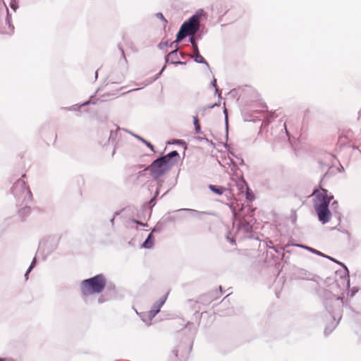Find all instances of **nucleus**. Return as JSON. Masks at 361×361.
I'll use <instances>...</instances> for the list:
<instances>
[{
	"instance_id": "nucleus-1",
	"label": "nucleus",
	"mask_w": 361,
	"mask_h": 361,
	"mask_svg": "<svg viewBox=\"0 0 361 361\" xmlns=\"http://www.w3.org/2000/svg\"><path fill=\"white\" fill-rule=\"evenodd\" d=\"M178 158V153L176 151H173L154 160L145 170H149L151 176L157 179L169 171L177 162Z\"/></svg>"
},
{
	"instance_id": "nucleus-2",
	"label": "nucleus",
	"mask_w": 361,
	"mask_h": 361,
	"mask_svg": "<svg viewBox=\"0 0 361 361\" xmlns=\"http://www.w3.org/2000/svg\"><path fill=\"white\" fill-rule=\"evenodd\" d=\"M106 285V279L102 274L83 280L80 284V290L84 296H89L102 293Z\"/></svg>"
},
{
	"instance_id": "nucleus-3",
	"label": "nucleus",
	"mask_w": 361,
	"mask_h": 361,
	"mask_svg": "<svg viewBox=\"0 0 361 361\" xmlns=\"http://www.w3.org/2000/svg\"><path fill=\"white\" fill-rule=\"evenodd\" d=\"M313 194L316 195L319 202V204H317L315 207L319 220L322 224H326L330 221L331 216L329 209L331 198L328 197L327 190L325 189H322L320 191L314 190Z\"/></svg>"
},
{
	"instance_id": "nucleus-4",
	"label": "nucleus",
	"mask_w": 361,
	"mask_h": 361,
	"mask_svg": "<svg viewBox=\"0 0 361 361\" xmlns=\"http://www.w3.org/2000/svg\"><path fill=\"white\" fill-rule=\"evenodd\" d=\"M200 27V17L192 16L188 21L185 22L180 27L179 32L176 35L177 41L185 38L187 35H193L197 32Z\"/></svg>"
},
{
	"instance_id": "nucleus-5",
	"label": "nucleus",
	"mask_w": 361,
	"mask_h": 361,
	"mask_svg": "<svg viewBox=\"0 0 361 361\" xmlns=\"http://www.w3.org/2000/svg\"><path fill=\"white\" fill-rule=\"evenodd\" d=\"M178 41L173 42L170 44V47L173 49L171 50L166 57V62H170L174 64L181 63V59L183 58V53H178L177 51V46Z\"/></svg>"
},
{
	"instance_id": "nucleus-6",
	"label": "nucleus",
	"mask_w": 361,
	"mask_h": 361,
	"mask_svg": "<svg viewBox=\"0 0 361 361\" xmlns=\"http://www.w3.org/2000/svg\"><path fill=\"white\" fill-rule=\"evenodd\" d=\"M190 41L193 48L195 61L197 63H205L204 59L200 54L195 38L193 37H190Z\"/></svg>"
},
{
	"instance_id": "nucleus-7",
	"label": "nucleus",
	"mask_w": 361,
	"mask_h": 361,
	"mask_svg": "<svg viewBox=\"0 0 361 361\" xmlns=\"http://www.w3.org/2000/svg\"><path fill=\"white\" fill-rule=\"evenodd\" d=\"M239 228L243 230L245 233H250L252 229V226L250 221L243 219L240 221Z\"/></svg>"
},
{
	"instance_id": "nucleus-8",
	"label": "nucleus",
	"mask_w": 361,
	"mask_h": 361,
	"mask_svg": "<svg viewBox=\"0 0 361 361\" xmlns=\"http://www.w3.org/2000/svg\"><path fill=\"white\" fill-rule=\"evenodd\" d=\"M154 238L152 235V233H151L149 234L145 241L142 243V247L147 249L152 248L154 245Z\"/></svg>"
},
{
	"instance_id": "nucleus-9",
	"label": "nucleus",
	"mask_w": 361,
	"mask_h": 361,
	"mask_svg": "<svg viewBox=\"0 0 361 361\" xmlns=\"http://www.w3.org/2000/svg\"><path fill=\"white\" fill-rule=\"evenodd\" d=\"M209 189L219 195H222L226 190V188L224 187L214 185H209Z\"/></svg>"
},
{
	"instance_id": "nucleus-10",
	"label": "nucleus",
	"mask_w": 361,
	"mask_h": 361,
	"mask_svg": "<svg viewBox=\"0 0 361 361\" xmlns=\"http://www.w3.org/2000/svg\"><path fill=\"white\" fill-rule=\"evenodd\" d=\"M162 304L163 302L155 305L153 309L149 312V317H154L159 312L160 307L162 305Z\"/></svg>"
},
{
	"instance_id": "nucleus-11",
	"label": "nucleus",
	"mask_w": 361,
	"mask_h": 361,
	"mask_svg": "<svg viewBox=\"0 0 361 361\" xmlns=\"http://www.w3.org/2000/svg\"><path fill=\"white\" fill-rule=\"evenodd\" d=\"M193 123L195 126V133L197 134H202L201 127L197 116L193 117Z\"/></svg>"
},
{
	"instance_id": "nucleus-12",
	"label": "nucleus",
	"mask_w": 361,
	"mask_h": 361,
	"mask_svg": "<svg viewBox=\"0 0 361 361\" xmlns=\"http://www.w3.org/2000/svg\"><path fill=\"white\" fill-rule=\"evenodd\" d=\"M169 46V43L168 42H161L159 45V47L161 49H164L166 47Z\"/></svg>"
},
{
	"instance_id": "nucleus-13",
	"label": "nucleus",
	"mask_w": 361,
	"mask_h": 361,
	"mask_svg": "<svg viewBox=\"0 0 361 361\" xmlns=\"http://www.w3.org/2000/svg\"><path fill=\"white\" fill-rule=\"evenodd\" d=\"M35 261L34 260L30 267H29L28 270L27 271L26 274H25V276H27V275L30 273V271L32 270V269L33 268V267L35 266Z\"/></svg>"
},
{
	"instance_id": "nucleus-14",
	"label": "nucleus",
	"mask_w": 361,
	"mask_h": 361,
	"mask_svg": "<svg viewBox=\"0 0 361 361\" xmlns=\"http://www.w3.org/2000/svg\"><path fill=\"white\" fill-rule=\"evenodd\" d=\"M133 221L134 223H135L136 224H139V225H141V226H147V224L142 223V222H140V221H139L137 220H135V219H133Z\"/></svg>"
},
{
	"instance_id": "nucleus-15",
	"label": "nucleus",
	"mask_w": 361,
	"mask_h": 361,
	"mask_svg": "<svg viewBox=\"0 0 361 361\" xmlns=\"http://www.w3.org/2000/svg\"><path fill=\"white\" fill-rule=\"evenodd\" d=\"M121 51H122V55L123 56V57H125V54H124L123 50H121Z\"/></svg>"
},
{
	"instance_id": "nucleus-16",
	"label": "nucleus",
	"mask_w": 361,
	"mask_h": 361,
	"mask_svg": "<svg viewBox=\"0 0 361 361\" xmlns=\"http://www.w3.org/2000/svg\"><path fill=\"white\" fill-rule=\"evenodd\" d=\"M0 361H3V360L0 358Z\"/></svg>"
}]
</instances>
